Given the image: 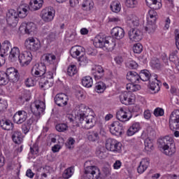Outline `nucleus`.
Wrapping results in <instances>:
<instances>
[{
	"label": "nucleus",
	"instance_id": "14",
	"mask_svg": "<svg viewBox=\"0 0 179 179\" xmlns=\"http://www.w3.org/2000/svg\"><path fill=\"white\" fill-rule=\"evenodd\" d=\"M32 59L33 55L29 51H24L18 56V61L22 66H27Z\"/></svg>",
	"mask_w": 179,
	"mask_h": 179
},
{
	"label": "nucleus",
	"instance_id": "53",
	"mask_svg": "<svg viewBox=\"0 0 179 179\" xmlns=\"http://www.w3.org/2000/svg\"><path fill=\"white\" fill-rule=\"evenodd\" d=\"M36 85V80L33 79L32 78H27L25 80V85L27 87H31L32 86H34Z\"/></svg>",
	"mask_w": 179,
	"mask_h": 179
},
{
	"label": "nucleus",
	"instance_id": "18",
	"mask_svg": "<svg viewBox=\"0 0 179 179\" xmlns=\"http://www.w3.org/2000/svg\"><path fill=\"white\" fill-rule=\"evenodd\" d=\"M6 75H7L9 82H13L15 83L19 80V72L13 67L7 69Z\"/></svg>",
	"mask_w": 179,
	"mask_h": 179
},
{
	"label": "nucleus",
	"instance_id": "46",
	"mask_svg": "<svg viewBox=\"0 0 179 179\" xmlns=\"http://www.w3.org/2000/svg\"><path fill=\"white\" fill-rule=\"evenodd\" d=\"M95 89L97 93H103L104 90H106V84L103 82L96 83Z\"/></svg>",
	"mask_w": 179,
	"mask_h": 179
},
{
	"label": "nucleus",
	"instance_id": "9",
	"mask_svg": "<svg viewBox=\"0 0 179 179\" xmlns=\"http://www.w3.org/2000/svg\"><path fill=\"white\" fill-rule=\"evenodd\" d=\"M25 47L27 50H29V51H33L36 52V51H38L41 48V42L38 40H36L34 38H29L25 41Z\"/></svg>",
	"mask_w": 179,
	"mask_h": 179
},
{
	"label": "nucleus",
	"instance_id": "52",
	"mask_svg": "<svg viewBox=\"0 0 179 179\" xmlns=\"http://www.w3.org/2000/svg\"><path fill=\"white\" fill-rule=\"evenodd\" d=\"M56 129L58 132H65L68 129V125L65 123H61L56 125Z\"/></svg>",
	"mask_w": 179,
	"mask_h": 179
},
{
	"label": "nucleus",
	"instance_id": "32",
	"mask_svg": "<svg viewBox=\"0 0 179 179\" xmlns=\"http://www.w3.org/2000/svg\"><path fill=\"white\" fill-rule=\"evenodd\" d=\"M20 30H24L26 34H30L34 30V23L28 22L27 24H22L20 27Z\"/></svg>",
	"mask_w": 179,
	"mask_h": 179
},
{
	"label": "nucleus",
	"instance_id": "55",
	"mask_svg": "<svg viewBox=\"0 0 179 179\" xmlns=\"http://www.w3.org/2000/svg\"><path fill=\"white\" fill-rule=\"evenodd\" d=\"M137 3L136 0H126V5L128 8H135Z\"/></svg>",
	"mask_w": 179,
	"mask_h": 179
},
{
	"label": "nucleus",
	"instance_id": "47",
	"mask_svg": "<svg viewBox=\"0 0 179 179\" xmlns=\"http://www.w3.org/2000/svg\"><path fill=\"white\" fill-rule=\"evenodd\" d=\"M145 31L148 33H155V30H156V24L155 22H148V24L145 28Z\"/></svg>",
	"mask_w": 179,
	"mask_h": 179
},
{
	"label": "nucleus",
	"instance_id": "5",
	"mask_svg": "<svg viewBox=\"0 0 179 179\" xmlns=\"http://www.w3.org/2000/svg\"><path fill=\"white\" fill-rule=\"evenodd\" d=\"M94 45L96 48H103L105 51H113L114 47H115V43L110 42L106 38L98 36L94 38Z\"/></svg>",
	"mask_w": 179,
	"mask_h": 179
},
{
	"label": "nucleus",
	"instance_id": "22",
	"mask_svg": "<svg viewBox=\"0 0 179 179\" xmlns=\"http://www.w3.org/2000/svg\"><path fill=\"white\" fill-rule=\"evenodd\" d=\"M110 34L116 40H122L125 37V31L120 27H115L112 29Z\"/></svg>",
	"mask_w": 179,
	"mask_h": 179
},
{
	"label": "nucleus",
	"instance_id": "11",
	"mask_svg": "<svg viewBox=\"0 0 179 179\" xmlns=\"http://www.w3.org/2000/svg\"><path fill=\"white\" fill-rule=\"evenodd\" d=\"M17 17H19V16L15 10H9L6 14V22L11 27H16L17 22H19V18Z\"/></svg>",
	"mask_w": 179,
	"mask_h": 179
},
{
	"label": "nucleus",
	"instance_id": "23",
	"mask_svg": "<svg viewBox=\"0 0 179 179\" xmlns=\"http://www.w3.org/2000/svg\"><path fill=\"white\" fill-rule=\"evenodd\" d=\"M150 164V159L149 158H143L141 159L139 166L137 168L138 174H142L148 170V167Z\"/></svg>",
	"mask_w": 179,
	"mask_h": 179
},
{
	"label": "nucleus",
	"instance_id": "62",
	"mask_svg": "<svg viewBox=\"0 0 179 179\" xmlns=\"http://www.w3.org/2000/svg\"><path fill=\"white\" fill-rule=\"evenodd\" d=\"M22 130L24 134H27L30 131V127L27 124H23L22 126Z\"/></svg>",
	"mask_w": 179,
	"mask_h": 179
},
{
	"label": "nucleus",
	"instance_id": "27",
	"mask_svg": "<svg viewBox=\"0 0 179 179\" xmlns=\"http://www.w3.org/2000/svg\"><path fill=\"white\" fill-rule=\"evenodd\" d=\"M127 79L131 83H139L141 82V77L138 73L135 71H129L127 74Z\"/></svg>",
	"mask_w": 179,
	"mask_h": 179
},
{
	"label": "nucleus",
	"instance_id": "4",
	"mask_svg": "<svg viewBox=\"0 0 179 179\" xmlns=\"http://www.w3.org/2000/svg\"><path fill=\"white\" fill-rule=\"evenodd\" d=\"M147 6H149L151 9L148 11V22L150 23H156L157 20V13L156 10L162 8V1L161 0H145Z\"/></svg>",
	"mask_w": 179,
	"mask_h": 179
},
{
	"label": "nucleus",
	"instance_id": "61",
	"mask_svg": "<svg viewBox=\"0 0 179 179\" xmlns=\"http://www.w3.org/2000/svg\"><path fill=\"white\" fill-rule=\"evenodd\" d=\"M2 101V99H0V102ZM7 106L5 103V102H1L0 103V113H1V114H3V111L4 110H6Z\"/></svg>",
	"mask_w": 179,
	"mask_h": 179
},
{
	"label": "nucleus",
	"instance_id": "21",
	"mask_svg": "<svg viewBox=\"0 0 179 179\" xmlns=\"http://www.w3.org/2000/svg\"><path fill=\"white\" fill-rule=\"evenodd\" d=\"M13 119L15 124H23L27 120V112L19 110L14 115Z\"/></svg>",
	"mask_w": 179,
	"mask_h": 179
},
{
	"label": "nucleus",
	"instance_id": "54",
	"mask_svg": "<svg viewBox=\"0 0 179 179\" xmlns=\"http://www.w3.org/2000/svg\"><path fill=\"white\" fill-rule=\"evenodd\" d=\"M154 115H155V117H162L164 115V110H163V108H157L154 110Z\"/></svg>",
	"mask_w": 179,
	"mask_h": 179
},
{
	"label": "nucleus",
	"instance_id": "35",
	"mask_svg": "<svg viewBox=\"0 0 179 179\" xmlns=\"http://www.w3.org/2000/svg\"><path fill=\"white\" fill-rule=\"evenodd\" d=\"M139 129H141L139 123H135L129 128L127 131V134L128 136H132V135H135V134H136V132H138Z\"/></svg>",
	"mask_w": 179,
	"mask_h": 179
},
{
	"label": "nucleus",
	"instance_id": "56",
	"mask_svg": "<svg viewBox=\"0 0 179 179\" xmlns=\"http://www.w3.org/2000/svg\"><path fill=\"white\" fill-rule=\"evenodd\" d=\"M176 45L179 50V29L175 30Z\"/></svg>",
	"mask_w": 179,
	"mask_h": 179
},
{
	"label": "nucleus",
	"instance_id": "49",
	"mask_svg": "<svg viewBox=\"0 0 179 179\" xmlns=\"http://www.w3.org/2000/svg\"><path fill=\"white\" fill-rule=\"evenodd\" d=\"M145 150L147 152H150L153 149V143H152V140L150 138H147L144 141Z\"/></svg>",
	"mask_w": 179,
	"mask_h": 179
},
{
	"label": "nucleus",
	"instance_id": "60",
	"mask_svg": "<svg viewBox=\"0 0 179 179\" xmlns=\"http://www.w3.org/2000/svg\"><path fill=\"white\" fill-rule=\"evenodd\" d=\"M121 166H122V163L120 160H116L113 164V169L115 170H118V169H121Z\"/></svg>",
	"mask_w": 179,
	"mask_h": 179
},
{
	"label": "nucleus",
	"instance_id": "44",
	"mask_svg": "<svg viewBox=\"0 0 179 179\" xmlns=\"http://www.w3.org/2000/svg\"><path fill=\"white\" fill-rule=\"evenodd\" d=\"M74 171H75V169L72 166L65 169L63 173V178H65V179L71 178V177L73 176Z\"/></svg>",
	"mask_w": 179,
	"mask_h": 179
},
{
	"label": "nucleus",
	"instance_id": "36",
	"mask_svg": "<svg viewBox=\"0 0 179 179\" xmlns=\"http://www.w3.org/2000/svg\"><path fill=\"white\" fill-rule=\"evenodd\" d=\"M56 57L54 55L46 54L44 55L43 62L46 65H51L54 64L56 59Z\"/></svg>",
	"mask_w": 179,
	"mask_h": 179
},
{
	"label": "nucleus",
	"instance_id": "37",
	"mask_svg": "<svg viewBox=\"0 0 179 179\" xmlns=\"http://www.w3.org/2000/svg\"><path fill=\"white\" fill-rule=\"evenodd\" d=\"M93 6H94V3L92 0H85L82 5L83 10H86V12L92 10Z\"/></svg>",
	"mask_w": 179,
	"mask_h": 179
},
{
	"label": "nucleus",
	"instance_id": "25",
	"mask_svg": "<svg viewBox=\"0 0 179 179\" xmlns=\"http://www.w3.org/2000/svg\"><path fill=\"white\" fill-rule=\"evenodd\" d=\"M43 3H44V0H31L28 8L29 10L34 12V10H38L43 7Z\"/></svg>",
	"mask_w": 179,
	"mask_h": 179
},
{
	"label": "nucleus",
	"instance_id": "17",
	"mask_svg": "<svg viewBox=\"0 0 179 179\" xmlns=\"http://www.w3.org/2000/svg\"><path fill=\"white\" fill-rule=\"evenodd\" d=\"M110 132L112 135H122L124 126L120 122L115 121L110 125Z\"/></svg>",
	"mask_w": 179,
	"mask_h": 179
},
{
	"label": "nucleus",
	"instance_id": "2",
	"mask_svg": "<svg viewBox=\"0 0 179 179\" xmlns=\"http://www.w3.org/2000/svg\"><path fill=\"white\" fill-rule=\"evenodd\" d=\"M86 106L81 104L78 108V118L83 125L87 129H90L96 125V119L92 115H86Z\"/></svg>",
	"mask_w": 179,
	"mask_h": 179
},
{
	"label": "nucleus",
	"instance_id": "13",
	"mask_svg": "<svg viewBox=\"0 0 179 179\" xmlns=\"http://www.w3.org/2000/svg\"><path fill=\"white\" fill-rule=\"evenodd\" d=\"M122 146V144L117 141L115 139L108 138L106 140V148L107 150H110V152H120Z\"/></svg>",
	"mask_w": 179,
	"mask_h": 179
},
{
	"label": "nucleus",
	"instance_id": "57",
	"mask_svg": "<svg viewBox=\"0 0 179 179\" xmlns=\"http://www.w3.org/2000/svg\"><path fill=\"white\" fill-rule=\"evenodd\" d=\"M178 52V51L175 50L173 52H172L169 55V60L171 61V62H175L176 59H177V53Z\"/></svg>",
	"mask_w": 179,
	"mask_h": 179
},
{
	"label": "nucleus",
	"instance_id": "42",
	"mask_svg": "<svg viewBox=\"0 0 179 179\" xmlns=\"http://www.w3.org/2000/svg\"><path fill=\"white\" fill-rule=\"evenodd\" d=\"M134 83L127 84L126 88L130 93L132 92H138V90H141V86L137 84H134Z\"/></svg>",
	"mask_w": 179,
	"mask_h": 179
},
{
	"label": "nucleus",
	"instance_id": "63",
	"mask_svg": "<svg viewBox=\"0 0 179 179\" xmlns=\"http://www.w3.org/2000/svg\"><path fill=\"white\" fill-rule=\"evenodd\" d=\"M27 177H29V178H33L34 177V173L31 171V169H28L26 173Z\"/></svg>",
	"mask_w": 179,
	"mask_h": 179
},
{
	"label": "nucleus",
	"instance_id": "51",
	"mask_svg": "<svg viewBox=\"0 0 179 179\" xmlns=\"http://www.w3.org/2000/svg\"><path fill=\"white\" fill-rule=\"evenodd\" d=\"M133 50L135 54H141L143 50V46L141 43H136L134 45Z\"/></svg>",
	"mask_w": 179,
	"mask_h": 179
},
{
	"label": "nucleus",
	"instance_id": "59",
	"mask_svg": "<svg viewBox=\"0 0 179 179\" xmlns=\"http://www.w3.org/2000/svg\"><path fill=\"white\" fill-rule=\"evenodd\" d=\"M103 76H104V73L103 72H95L94 74L95 80H99V79H101Z\"/></svg>",
	"mask_w": 179,
	"mask_h": 179
},
{
	"label": "nucleus",
	"instance_id": "34",
	"mask_svg": "<svg viewBox=\"0 0 179 179\" xmlns=\"http://www.w3.org/2000/svg\"><path fill=\"white\" fill-rule=\"evenodd\" d=\"M29 6H21L17 8V16L23 19L29 15Z\"/></svg>",
	"mask_w": 179,
	"mask_h": 179
},
{
	"label": "nucleus",
	"instance_id": "28",
	"mask_svg": "<svg viewBox=\"0 0 179 179\" xmlns=\"http://www.w3.org/2000/svg\"><path fill=\"white\" fill-rule=\"evenodd\" d=\"M8 53L10 54L8 57L9 61L10 62H15L19 58V55H20V50L19 48L13 47Z\"/></svg>",
	"mask_w": 179,
	"mask_h": 179
},
{
	"label": "nucleus",
	"instance_id": "1",
	"mask_svg": "<svg viewBox=\"0 0 179 179\" xmlns=\"http://www.w3.org/2000/svg\"><path fill=\"white\" fill-rule=\"evenodd\" d=\"M30 108L34 116L27 121L26 124L28 125V127H30L31 124H37L41 115L43 114L45 110V103L42 101H36L31 105Z\"/></svg>",
	"mask_w": 179,
	"mask_h": 179
},
{
	"label": "nucleus",
	"instance_id": "7",
	"mask_svg": "<svg viewBox=\"0 0 179 179\" xmlns=\"http://www.w3.org/2000/svg\"><path fill=\"white\" fill-rule=\"evenodd\" d=\"M54 79V72L52 71H45L44 76L41 78L39 81V86L41 89H43L44 90H47V89H50L51 86H52Z\"/></svg>",
	"mask_w": 179,
	"mask_h": 179
},
{
	"label": "nucleus",
	"instance_id": "43",
	"mask_svg": "<svg viewBox=\"0 0 179 179\" xmlns=\"http://www.w3.org/2000/svg\"><path fill=\"white\" fill-rule=\"evenodd\" d=\"M9 83V79L6 72L0 71V85L4 86Z\"/></svg>",
	"mask_w": 179,
	"mask_h": 179
},
{
	"label": "nucleus",
	"instance_id": "16",
	"mask_svg": "<svg viewBox=\"0 0 179 179\" xmlns=\"http://www.w3.org/2000/svg\"><path fill=\"white\" fill-rule=\"evenodd\" d=\"M54 16H55V10L52 7H49L41 11V17L44 22H51L54 19Z\"/></svg>",
	"mask_w": 179,
	"mask_h": 179
},
{
	"label": "nucleus",
	"instance_id": "10",
	"mask_svg": "<svg viewBox=\"0 0 179 179\" xmlns=\"http://www.w3.org/2000/svg\"><path fill=\"white\" fill-rule=\"evenodd\" d=\"M169 128L171 131H177L179 129V110H173L169 119Z\"/></svg>",
	"mask_w": 179,
	"mask_h": 179
},
{
	"label": "nucleus",
	"instance_id": "30",
	"mask_svg": "<svg viewBox=\"0 0 179 179\" xmlns=\"http://www.w3.org/2000/svg\"><path fill=\"white\" fill-rule=\"evenodd\" d=\"M0 127L4 131H12L13 129V123L9 120L2 119L0 120Z\"/></svg>",
	"mask_w": 179,
	"mask_h": 179
},
{
	"label": "nucleus",
	"instance_id": "19",
	"mask_svg": "<svg viewBox=\"0 0 179 179\" xmlns=\"http://www.w3.org/2000/svg\"><path fill=\"white\" fill-rule=\"evenodd\" d=\"M54 100L55 104L59 107H65V106L68 104V100H69V99L68 98V95L64 93H60L55 96Z\"/></svg>",
	"mask_w": 179,
	"mask_h": 179
},
{
	"label": "nucleus",
	"instance_id": "29",
	"mask_svg": "<svg viewBox=\"0 0 179 179\" xmlns=\"http://www.w3.org/2000/svg\"><path fill=\"white\" fill-rule=\"evenodd\" d=\"M10 50H12L10 42L8 40L4 41L1 44V53L0 54V57H3V54L8 55L10 52Z\"/></svg>",
	"mask_w": 179,
	"mask_h": 179
},
{
	"label": "nucleus",
	"instance_id": "39",
	"mask_svg": "<svg viewBox=\"0 0 179 179\" xmlns=\"http://www.w3.org/2000/svg\"><path fill=\"white\" fill-rule=\"evenodd\" d=\"M82 85L85 87H92L93 86V79L90 76H85L82 79Z\"/></svg>",
	"mask_w": 179,
	"mask_h": 179
},
{
	"label": "nucleus",
	"instance_id": "8",
	"mask_svg": "<svg viewBox=\"0 0 179 179\" xmlns=\"http://www.w3.org/2000/svg\"><path fill=\"white\" fill-rule=\"evenodd\" d=\"M100 169L96 166H90L85 168V179H99L100 178Z\"/></svg>",
	"mask_w": 179,
	"mask_h": 179
},
{
	"label": "nucleus",
	"instance_id": "40",
	"mask_svg": "<svg viewBox=\"0 0 179 179\" xmlns=\"http://www.w3.org/2000/svg\"><path fill=\"white\" fill-rule=\"evenodd\" d=\"M106 148L104 147L101 146L98 147L96 151V155L99 159H106L107 157V155L106 154Z\"/></svg>",
	"mask_w": 179,
	"mask_h": 179
},
{
	"label": "nucleus",
	"instance_id": "12",
	"mask_svg": "<svg viewBox=\"0 0 179 179\" xmlns=\"http://www.w3.org/2000/svg\"><path fill=\"white\" fill-rule=\"evenodd\" d=\"M47 68L43 63L36 64L31 69V75L35 78H43L45 75Z\"/></svg>",
	"mask_w": 179,
	"mask_h": 179
},
{
	"label": "nucleus",
	"instance_id": "58",
	"mask_svg": "<svg viewBox=\"0 0 179 179\" xmlns=\"http://www.w3.org/2000/svg\"><path fill=\"white\" fill-rule=\"evenodd\" d=\"M128 66L130 69H136V68H138V63L135 61H130L128 63Z\"/></svg>",
	"mask_w": 179,
	"mask_h": 179
},
{
	"label": "nucleus",
	"instance_id": "6",
	"mask_svg": "<svg viewBox=\"0 0 179 179\" xmlns=\"http://www.w3.org/2000/svg\"><path fill=\"white\" fill-rule=\"evenodd\" d=\"M83 51H85V49L82 46L72 47L70 50L71 55L73 58H78V57L81 54V56L78 57V61L80 65H86V64L89 63V59H87L86 56L83 55Z\"/></svg>",
	"mask_w": 179,
	"mask_h": 179
},
{
	"label": "nucleus",
	"instance_id": "64",
	"mask_svg": "<svg viewBox=\"0 0 179 179\" xmlns=\"http://www.w3.org/2000/svg\"><path fill=\"white\" fill-rule=\"evenodd\" d=\"M152 117V114L150 113V110H145L144 112V117L145 120H149Z\"/></svg>",
	"mask_w": 179,
	"mask_h": 179
},
{
	"label": "nucleus",
	"instance_id": "20",
	"mask_svg": "<svg viewBox=\"0 0 179 179\" xmlns=\"http://www.w3.org/2000/svg\"><path fill=\"white\" fill-rule=\"evenodd\" d=\"M116 117L117 119L119 120V121H121L122 122H125L132 118V115L131 114V112H127L125 111V110H124V108H121L120 110L117 113Z\"/></svg>",
	"mask_w": 179,
	"mask_h": 179
},
{
	"label": "nucleus",
	"instance_id": "48",
	"mask_svg": "<svg viewBox=\"0 0 179 179\" xmlns=\"http://www.w3.org/2000/svg\"><path fill=\"white\" fill-rule=\"evenodd\" d=\"M150 65L153 69H157L158 71L162 69V64L160 63V61L157 59H152L150 62Z\"/></svg>",
	"mask_w": 179,
	"mask_h": 179
},
{
	"label": "nucleus",
	"instance_id": "3",
	"mask_svg": "<svg viewBox=\"0 0 179 179\" xmlns=\"http://www.w3.org/2000/svg\"><path fill=\"white\" fill-rule=\"evenodd\" d=\"M158 148L166 156H172L176 153V145H174V140L173 138L166 136L158 139Z\"/></svg>",
	"mask_w": 179,
	"mask_h": 179
},
{
	"label": "nucleus",
	"instance_id": "15",
	"mask_svg": "<svg viewBox=\"0 0 179 179\" xmlns=\"http://www.w3.org/2000/svg\"><path fill=\"white\" fill-rule=\"evenodd\" d=\"M128 36L131 41H135V43H138L142 40L143 32H142V31L140 29L133 28L128 31Z\"/></svg>",
	"mask_w": 179,
	"mask_h": 179
},
{
	"label": "nucleus",
	"instance_id": "38",
	"mask_svg": "<svg viewBox=\"0 0 179 179\" xmlns=\"http://www.w3.org/2000/svg\"><path fill=\"white\" fill-rule=\"evenodd\" d=\"M87 136L88 140H90L91 142H96V141H99V133L97 131H90L87 134Z\"/></svg>",
	"mask_w": 179,
	"mask_h": 179
},
{
	"label": "nucleus",
	"instance_id": "24",
	"mask_svg": "<svg viewBox=\"0 0 179 179\" xmlns=\"http://www.w3.org/2000/svg\"><path fill=\"white\" fill-rule=\"evenodd\" d=\"M155 81L150 82V89L153 92L152 93L156 94L160 92V86H162V82L157 80V75L154 76Z\"/></svg>",
	"mask_w": 179,
	"mask_h": 179
},
{
	"label": "nucleus",
	"instance_id": "41",
	"mask_svg": "<svg viewBox=\"0 0 179 179\" xmlns=\"http://www.w3.org/2000/svg\"><path fill=\"white\" fill-rule=\"evenodd\" d=\"M12 139L15 143H22L23 138H22V133L20 131H14Z\"/></svg>",
	"mask_w": 179,
	"mask_h": 179
},
{
	"label": "nucleus",
	"instance_id": "45",
	"mask_svg": "<svg viewBox=\"0 0 179 179\" xmlns=\"http://www.w3.org/2000/svg\"><path fill=\"white\" fill-rule=\"evenodd\" d=\"M67 73L69 76H74V75H76V73H78V69L76 65H70L67 69Z\"/></svg>",
	"mask_w": 179,
	"mask_h": 179
},
{
	"label": "nucleus",
	"instance_id": "26",
	"mask_svg": "<svg viewBox=\"0 0 179 179\" xmlns=\"http://www.w3.org/2000/svg\"><path fill=\"white\" fill-rule=\"evenodd\" d=\"M120 100L122 104H124L125 106H129L134 103V99L131 98V94L128 92L121 94Z\"/></svg>",
	"mask_w": 179,
	"mask_h": 179
},
{
	"label": "nucleus",
	"instance_id": "31",
	"mask_svg": "<svg viewBox=\"0 0 179 179\" xmlns=\"http://www.w3.org/2000/svg\"><path fill=\"white\" fill-rule=\"evenodd\" d=\"M127 23L130 27H138L139 26V18L136 15H131L127 17Z\"/></svg>",
	"mask_w": 179,
	"mask_h": 179
},
{
	"label": "nucleus",
	"instance_id": "50",
	"mask_svg": "<svg viewBox=\"0 0 179 179\" xmlns=\"http://www.w3.org/2000/svg\"><path fill=\"white\" fill-rule=\"evenodd\" d=\"M110 10L112 12H115V13H118L121 10V3L114 2L110 5Z\"/></svg>",
	"mask_w": 179,
	"mask_h": 179
},
{
	"label": "nucleus",
	"instance_id": "33",
	"mask_svg": "<svg viewBox=\"0 0 179 179\" xmlns=\"http://www.w3.org/2000/svg\"><path fill=\"white\" fill-rule=\"evenodd\" d=\"M140 75V80H143V82H150V78L152 77V74L147 69L141 70L139 73Z\"/></svg>",
	"mask_w": 179,
	"mask_h": 179
}]
</instances>
